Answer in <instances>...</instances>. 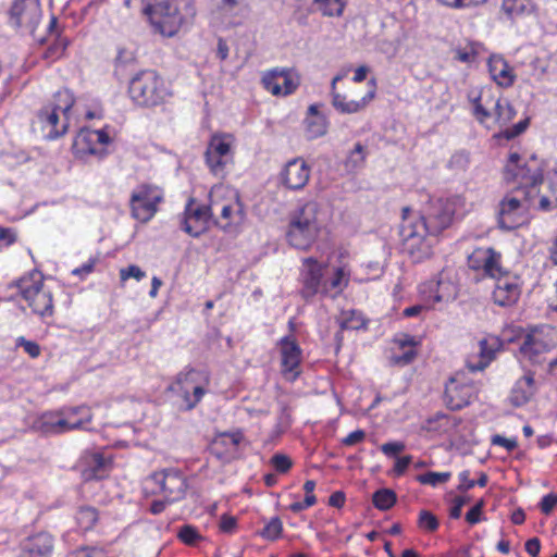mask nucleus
Returning a JSON list of instances; mask_svg holds the SVG:
<instances>
[{
    "label": "nucleus",
    "mask_w": 557,
    "mask_h": 557,
    "mask_svg": "<svg viewBox=\"0 0 557 557\" xmlns=\"http://www.w3.org/2000/svg\"><path fill=\"white\" fill-rule=\"evenodd\" d=\"M457 198H430L419 212L403 208L400 237L404 252L413 262H421L433 253L435 238L453 222Z\"/></svg>",
    "instance_id": "1"
},
{
    "label": "nucleus",
    "mask_w": 557,
    "mask_h": 557,
    "mask_svg": "<svg viewBox=\"0 0 557 557\" xmlns=\"http://www.w3.org/2000/svg\"><path fill=\"white\" fill-rule=\"evenodd\" d=\"M469 99L473 104V115L476 121L485 127L493 129L496 126L502 129L497 138L507 140L513 139L524 133L530 124V119L525 117L511 127H506L516 116V110L512 104L491 88H483L476 96L471 92Z\"/></svg>",
    "instance_id": "2"
},
{
    "label": "nucleus",
    "mask_w": 557,
    "mask_h": 557,
    "mask_svg": "<svg viewBox=\"0 0 557 557\" xmlns=\"http://www.w3.org/2000/svg\"><path fill=\"white\" fill-rule=\"evenodd\" d=\"M154 30L162 36L172 37L178 30L193 23L196 16L194 0H160L144 8Z\"/></svg>",
    "instance_id": "3"
},
{
    "label": "nucleus",
    "mask_w": 557,
    "mask_h": 557,
    "mask_svg": "<svg viewBox=\"0 0 557 557\" xmlns=\"http://www.w3.org/2000/svg\"><path fill=\"white\" fill-rule=\"evenodd\" d=\"M318 214V203L309 201L290 215L286 238L292 247L307 250L315 243L322 230Z\"/></svg>",
    "instance_id": "4"
},
{
    "label": "nucleus",
    "mask_w": 557,
    "mask_h": 557,
    "mask_svg": "<svg viewBox=\"0 0 557 557\" xmlns=\"http://www.w3.org/2000/svg\"><path fill=\"white\" fill-rule=\"evenodd\" d=\"M74 102L73 95L63 89L57 91L53 100L39 110L35 124L40 127L45 137L54 139L65 134L69 125L67 114Z\"/></svg>",
    "instance_id": "5"
},
{
    "label": "nucleus",
    "mask_w": 557,
    "mask_h": 557,
    "mask_svg": "<svg viewBox=\"0 0 557 557\" xmlns=\"http://www.w3.org/2000/svg\"><path fill=\"white\" fill-rule=\"evenodd\" d=\"M128 94L136 106L144 108L160 106L171 97L164 79L153 70L137 73L129 82Z\"/></svg>",
    "instance_id": "6"
},
{
    "label": "nucleus",
    "mask_w": 557,
    "mask_h": 557,
    "mask_svg": "<svg viewBox=\"0 0 557 557\" xmlns=\"http://www.w3.org/2000/svg\"><path fill=\"white\" fill-rule=\"evenodd\" d=\"M91 419L90 408L86 406L69 407L42 413L36 421V428L45 434H62L83 428Z\"/></svg>",
    "instance_id": "7"
},
{
    "label": "nucleus",
    "mask_w": 557,
    "mask_h": 557,
    "mask_svg": "<svg viewBox=\"0 0 557 557\" xmlns=\"http://www.w3.org/2000/svg\"><path fill=\"white\" fill-rule=\"evenodd\" d=\"M504 176L506 182L519 184L516 193L530 190L537 194L536 187L543 182V169L535 157L523 160L519 153L512 152L505 165Z\"/></svg>",
    "instance_id": "8"
},
{
    "label": "nucleus",
    "mask_w": 557,
    "mask_h": 557,
    "mask_svg": "<svg viewBox=\"0 0 557 557\" xmlns=\"http://www.w3.org/2000/svg\"><path fill=\"white\" fill-rule=\"evenodd\" d=\"M187 480L176 468L154 471L145 480V488L152 495H161L168 503L182 500L187 491Z\"/></svg>",
    "instance_id": "9"
},
{
    "label": "nucleus",
    "mask_w": 557,
    "mask_h": 557,
    "mask_svg": "<svg viewBox=\"0 0 557 557\" xmlns=\"http://www.w3.org/2000/svg\"><path fill=\"white\" fill-rule=\"evenodd\" d=\"M222 187H214L210 193L209 205H201L189 198L181 218V228L193 237H198L209 230L213 209L220 206L218 195Z\"/></svg>",
    "instance_id": "10"
},
{
    "label": "nucleus",
    "mask_w": 557,
    "mask_h": 557,
    "mask_svg": "<svg viewBox=\"0 0 557 557\" xmlns=\"http://www.w3.org/2000/svg\"><path fill=\"white\" fill-rule=\"evenodd\" d=\"M557 345V333L550 325L531 327L520 346V354L531 362Z\"/></svg>",
    "instance_id": "11"
},
{
    "label": "nucleus",
    "mask_w": 557,
    "mask_h": 557,
    "mask_svg": "<svg viewBox=\"0 0 557 557\" xmlns=\"http://www.w3.org/2000/svg\"><path fill=\"white\" fill-rule=\"evenodd\" d=\"M518 195L509 194L499 203L498 226L506 231H511L522 223L524 212L530 208L531 200L536 194L530 190Z\"/></svg>",
    "instance_id": "12"
},
{
    "label": "nucleus",
    "mask_w": 557,
    "mask_h": 557,
    "mask_svg": "<svg viewBox=\"0 0 557 557\" xmlns=\"http://www.w3.org/2000/svg\"><path fill=\"white\" fill-rule=\"evenodd\" d=\"M162 199L163 193L158 187L139 186L131 197L132 215L140 222H148L156 214Z\"/></svg>",
    "instance_id": "13"
},
{
    "label": "nucleus",
    "mask_w": 557,
    "mask_h": 557,
    "mask_svg": "<svg viewBox=\"0 0 557 557\" xmlns=\"http://www.w3.org/2000/svg\"><path fill=\"white\" fill-rule=\"evenodd\" d=\"M468 267L473 271L481 272L483 276L495 280L507 274L508 271L502 265V253L492 247L474 249L468 257Z\"/></svg>",
    "instance_id": "14"
},
{
    "label": "nucleus",
    "mask_w": 557,
    "mask_h": 557,
    "mask_svg": "<svg viewBox=\"0 0 557 557\" xmlns=\"http://www.w3.org/2000/svg\"><path fill=\"white\" fill-rule=\"evenodd\" d=\"M261 83L274 96H288L298 88L300 81L293 69L275 67L263 73Z\"/></svg>",
    "instance_id": "15"
},
{
    "label": "nucleus",
    "mask_w": 557,
    "mask_h": 557,
    "mask_svg": "<svg viewBox=\"0 0 557 557\" xmlns=\"http://www.w3.org/2000/svg\"><path fill=\"white\" fill-rule=\"evenodd\" d=\"M350 67L343 69L334 76L331 83V96L333 107L341 113L352 114L363 110L375 97V81L371 79V89L360 100H347L346 96L336 91V84L347 76Z\"/></svg>",
    "instance_id": "16"
},
{
    "label": "nucleus",
    "mask_w": 557,
    "mask_h": 557,
    "mask_svg": "<svg viewBox=\"0 0 557 557\" xmlns=\"http://www.w3.org/2000/svg\"><path fill=\"white\" fill-rule=\"evenodd\" d=\"M22 297L27 301L33 312L41 317L52 315L53 301L49 290L41 282L22 281L20 284Z\"/></svg>",
    "instance_id": "17"
},
{
    "label": "nucleus",
    "mask_w": 557,
    "mask_h": 557,
    "mask_svg": "<svg viewBox=\"0 0 557 557\" xmlns=\"http://www.w3.org/2000/svg\"><path fill=\"white\" fill-rule=\"evenodd\" d=\"M11 20L17 27H24L35 37L41 20L40 0H15L10 10Z\"/></svg>",
    "instance_id": "18"
},
{
    "label": "nucleus",
    "mask_w": 557,
    "mask_h": 557,
    "mask_svg": "<svg viewBox=\"0 0 557 557\" xmlns=\"http://www.w3.org/2000/svg\"><path fill=\"white\" fill-rule=\"evenodd\" d=\"M233 154L228 136L214 135L206 150V161L210 170L215 174H222L224 166L232 162Z\"/></svg>",
    "instance_id": "19"
},
{
    "label": "nucleus",
    "mask_w": 557,
    "mask_h": 557,
    "mask_svg": "<svg viewBox=\"0 0 557 557\" xmlns=\"http://www.w3.org/2000/svg\"><path fill=\"white\" fill-rule=\"evenodd\" d=\"M302 262L300 295L309 301L319 293L321 294L324 265L313 257L305 258Z\"/></svg>",
    "instance_id": "20"
},
{
    "label": "nucleus",
    "mask_w": 557,
    "mask_h": 557,
    "mask_svg": "<svg viewBox=\"0 0 557 557\" xmlns=\"http://www.w3.org/2000/svg\"><path fill=\"white\" fill-rule=\"evenodd\" d=\"M310 168L301 158H295L288 161L281 174V183L288 189H302L310 178Z\"/></svg>",
    "instance_id": "21"
},
{
    "label": "nucleus",
    "mask_w": 557,
    "mask_h": 557,
    "mask_svg": "<svg viewBox=\"0 0 557 557\" xmlns=\"http://www.w3.org/2000/svg\"><path fill=\"white\" fill-rule=\"evenodd\" d=\"M224 188H222L219 194H221ZM228 194L231 195L230 199H218L220 201V206L213 209V211H220V219L215 221V224L224 231L231 230L232 226L240 224L244 220V209L238 200L237 195L233 191H228ZM219 197L220 195H218L216 198Z\"/></svg>",
    "instance_id": "22"
},
{
    "label": "nucleus",
    "mask_w": 557,
    "mask_h": 557,
    "mask_svg": "<svg viewBox=\"0 0 557 557\" xmlns=\"http://www.w3.org/2000/svg\"><path fill=\"white\" fill-rule=\"evenodd\" d=\"M282 373L288 381H295L300 374L301 349L296 341L284 337L280 342Z\"/></svg>",
    "instance_id": "23"
},
{
    "label": "nucleus",
    "mask_w": 557,
    "mask_h": 557,
    "mask_svg": "<svg viewBox=\"0 0 557 557\" xmlns=\"http://www.w3.org/2000/svg\"><path fill=\"white\" fill-rule=\"evenodd\" d=\"M521 294L520 286L516 277L504 274L496 278L495 288L493 290V300L500 307H510L515 305Z\"/></svg>",
    "instance_id": "24"
},
{
    "label": "nucleus",
    "mask_w": 557,
    "mask_h": 557,
    "mask_svg": "<svg viewBox=\"0 0 557 557\" xmlns=\"http://www.w3.org/2000/svg\"><path fill=\"white\" fill-rule=\"evenodd\" d=\"M474 395V387L471 384L450 379L445 387V403L451 410H460L470 404Z\"/></svg>",
    "instance_id": "25"
},
{
    "label": "nucleus",
    "mask_w": 557,
    "mask_h": 557,
    "mask_svg": "<svg viewBox=\"0 0 557 557\" xmlns=\"http://www.w3.org/2000/svg\"><path fill=\"white\" fill-rule=\"evenodd\" d=\"M197 376V372L195 370H189L186 373H180L176 379V384L181 386V391L183 392L184 400L186 401V408L188 410L196 407V405L201 400L206 391L200 385H193Z\"/></svg>",
    "instance_id": "26"
},
{
    "label": "nucleus",
    "mask_w": 557,
    "mask_h": 557,
    "mask_svg": "<svg viewBox=\"0 0 557 557\" xmlns=\"http://www.w3.org/2000/svg\"><path fill=\"white\" fill-rule=\"evenodd\" d=\"M243 438L244 435L240 431L220 433L213 438L210 451L219 459H223L236 451Z\"/></svg>",
    "instance_id": "27"
},
{
    "label": "nucleus",
    "mask_w": 557,
    "mask_h": 557,
    "mask_svg": "<svg viewBox=\"0 0 557 557\" xmlns=\"http://www.w3.org/2000/svg\"><path fill=\"white\" fill-rule=\"evenodd\" d=\"M534 379L531 373L519 379L512 387L509 401L515 407H521L530 401L534 395Z\"/></svg>",
    "instance_id": "28"
},
{
    "label": "nucleus",
    "mask_w": 557,
    "mask_h": 557,
    "mask_svg": "<svg viewBox=\"0 0 557 557\" xmlns=\"http://www.w3.org/2000/svg\"><path fill=\"white\" fill-rule=\"evenodd\" d=\"M426 289L430 292V297L433 298V302L449 301L455 299L457 295V288L449 280L440 278L437 281H431L423 286L421 292L426 293Z\"/></svg>",
    "instance_id": "29"
},
{
    "label": "nucleus",
    "mask_w": 557,
    "mask_h": 557,
    "mask_svg": "<svg viewBox=\"0 0 557 557\" xmlns=\"http://www.w3.org/2000/svg\"><path fill=\"white\" fill-rule=\"evenodd\" d=\"M488 70L493 81L502 87H509L513 84L515 75L512 69L500 57H491Z\"/></svg>",
    "instance_id": "30"
},
{
    "label": "nucleus",
    "mask_w": 557,
    "mask_h": 557,
    "mask_svg": "<svg viewBox=\"0 0 557 557\" xmlns=\"http://www.w3.org/2000/svg\"><path fill=\"white\" fill-rule=\"evenodd\" d=\"M52 547V537L45 532L28 537L23 545V549L28 554V557L47 556L51 553Z\"/></svg>",
    "instance_id": "31"
},
{
    "label": "nucleus",
    "mask_w": 557,
    "mask_h": 557,
    "mask_svg": "<svg viewBox=\"0 0 557 557\" xmlns=\"http://www.w3.org/2000/svg\"><path fill=\"white\" fill-rule=\"evenodd\" d=\"M350 273L345 267L335 269L333 276L323 283L321 294L324 296L336 297L341 294L349 283Z\"/></svg>",
    "instance_id": "32"
},
{
    "label": "nucleus",
    "mask_w": 557,
    "mask_h": 557,
    "mask_svg": "<svg viewBox=\"0 0 557 557\" xmlns=\"http://www.w3.org/2000/svg\"><path fill=\"white\" fill-rule=\"evenodd\" d=\"M502 10L513 20L535 14L537 7L532 0H503Z\"/></svg>",
    "instance_id": "33"
},
{
    "label": "nucleus",
    "mask_w": 557,
    "mask_h": 557,
    "mask_svg": "<svg viewBox=\"0 0 557 557\" xmlns=\"http://www.w3.org/2000/svg\"><path fill=\"white\" fill-rule=\"evenodd\" d=\"M86 469L83 474L86 480L102 479L109 467V461L100 453L87 454L84 457Z\"/></svg>",
    "instance_id": "34"
},
{
    "label": "nucleus",
    "mask_w": 557,
    "mask_h": 557,
    "mask_svg": "<svg viewBox=\"0 0 557 557\" xmlns=\"http://www.w3.org/2000/svg\"><path fill=\"white\" fill-rule=\"evenodd\" d=\"M395 343L398 344L399 348H401V349L408 348V349L405 350L400 355L394 354L389 359L391 363L393 366H399V367L410 364L417 357V351L413 348L417 344L414 338L409 335H403L401 337L396 338Z\"/></svg>",
    "instance_id": "35"
},
{
    "label": "nucleus",
    "mask_w": 557,
    "mask_h": 557,
    "mask_svg": "<svg viewBox=\"0 0 557 557\" xmlns=\"http://www.w3.org/2000/svg\"><path fill=\"white\" fill-rule=\"evenodd\" d=\"M496 344V339H482L479 343V355L480 358L478 362H472L470 359L467 364L471 371H479L485 369L490 362L495 358V349L494 345Z\"/></svg>",
    "instance_id": "36"
},
{
    "label": "nucleus",
    "mask_w": 557,
    "mask_h": 557,
    "mask_svg": "<svg viewBox=\"0 0 557 557\" xmlns=\"http://www.w3.org/2000/svg\"><path fill=\"white\" fill-rule=\"evenodd\" d=\"M457 424L456 419L443 412H437L425 421L424 429L429 432L445 433Z\"/></svg>",
    "instance_id": "37"
},
{
    "label": "nucleus",
    "mask_w": 557,
    "mask_h": 557,
    "mask_svg": "<svg viewBox=\"0 0 557 557\" xmlns=\"http://www.w3.org/2000/svg\"><path fill=\"white\" fill-rule=\"evenodd\" d=\"M306 133L309 139H314L323 136L327 131V121L324 115L315 114L314 116H307L305 120Z\"/></svg>",
    "instance_id": "38"
},
{
    "label": "nucleus",
    "mask_w": 557,
    "mask_h": 557,
    "mask_svg": "<svg viewBox=\"0 0 557 557\" xmlns=\"http://www.w3.org/2000/svg\"><path fill=\"white\" fill-rule=\"evenodd\" d=\"M98 521V512L96 508L84 506L81 507L76 513V522L82 531H88Z\"/></svg>",
    "instance_id": "39"
},
{
    "label": "nucleus",
    "mask_w": 557,
    "mask_h": 557,
    "mask_svg": "<svg viewBox=\"0 0 557 557\" xmlns=\"http://www.w3.org/2000/svg\"><path fill=\"white\" fill-rule=\"evenodd\" d=\"M367 157L366 147L357 143L345 160V168L348 171H356L363 166Z\"/></svg>",
    "instance_id": "40"
},
{
    "label": "nucleus",
    "mask_w": 557,
    "mask_h": 557,
    "mask_svg": "<svg viewBox=\"0 0 557 557\" xmlns=\"http://www.w3.org/2000/svg\"><path fill=\"white\" fill-rule=\"evenodd\" d=\"M374 506L380 510H387L396 503V494L388 488L376 491L372 497Z\"/></svg>",
    "instance_id": "41"
},
{
    "label": "nucleus",
    "mask_w": 557,
    "mask_h": 557,
    "mask_svg": "<svg viewBox=\"0 0 557 557\" xmlns=\"http://www.w3.org/2000/svg\"><path fill=\"white\" fill-rule=\"evenodd\" d=\"M323 15L339 16L345 7V0H313Z\"/></svg>",
    "instance_id": "42"
},
{
    "label": "nucleus",
    "mask_w": 557,
    "mask_h": 557,
    "mask_svg": "<svg viewBox=\"0 0 557 557\" xmlns=\"http://www.w3.org/2000/svg\"><path fill=\"white\" fill-rule=\"evenodd\" d=\"M177 537L181 542H183L186 545L195 546L198 542L202 540L201 534L199 531L190 524H184L180 528L177 532Z\"/></svg>",
    "instance_id": "43"
},
{
    "label": "nucleus",
    "mask_w": 557,
    "mask_h": 557,
    "mask_svg": "<svg viewBox=\"0 0 557 557\" xmlns=\"http://www.w3.org/2000/svg\"><path fill=\"white\" fill-rule=\"evenodd\" d=\"M451 476L450 472H426L417 476V481L424 485L436 486L447 482Z\"/></svg>",
    "instance_id": "44"
},
{
    "label": "nucleus",
    "mask_w": 557,
    "mask_h": 557,
    "mask_svg": "<svg viewBox=\"0 0 557 557\" xmlns=\"http://www.w3.org/2000/svg\"><path fill=\"white\" fill-rule=\"evenodd\" d=\"M283 531V523L280 518H272L260 532V535L269 541L278 539Z\"/></svg>",
    "instance_id": "45"
},
{
    "label": "nucleus",
    "mask_w": 557,
    "mask_h": 557,
    "mask_svg": "<svg viewBox=\"0 0 557 557\" xmlns=\"http://www.w3.org/2000/svg\"><path fill=\"white\" fill-rule=\"evenodd\" d=\"M67 45H69L67 39L61 37L58 34L54 42L51 44L48 47L47 51L45 52V58L52 59V60L59 59L65 51Z\"/></svg>",
    "instance_id": "46"
},
{
    "label": "nucleus",
    "mask_w": 557,
    "mask_h": 557,
    "mask_svg": "<svg viewBox=\"0 0 557 557\" xmlns=\"http://www.w3.org/2000/svg\"><path fill=\"white\" fill-rule=\"evenodd\" d=\"M96 141L97 145H108L110 143V137L104 129H83L81 131V140Z\"/></svg>",
    "instance_id": "47"
},
{
    "label": "nucleus",
    "mask_w": 557,
    "mask_h": 557,
    "mask_svg": "<svg viewBox=\"0 0 557 557\" xmlns=\"http://www.w3.org/2000/svg\"><path fill=\"white\" fill-rule=\"evenodd\" d=\"M418 525L426 532H434L438 528L437 518L428 510H421L419 515Z\"/></svg>",
    "instance_id": "48"
},
{
    "label": "nucleus",
    "mask_w": 557,
    "mask_h": 557,
    "mask_svg": "<svg viewBox=\"0 0 557 557\" xmlns=\"http://www.w3.org/2000/svg\"><path fill=\"white\" fill-rule=\"evenodd\" d=\"M437 1L446 8L461 10V9L479 7L483 3H485L487 0H437Z\"/></svg>",
    "instance_id": "49"
},
{
    "label": "nucleus",
    "mask_w": 557,
    "mask_h": 557,
    "mask_svg": "<svg viewBox=\"0 0 557 557\" xmlns=\"http://www.w3.org/2000/svg\"><path fill=\"white\" fill-rule=\"evenodd\" d=\"M97 146L98 145L96 141H89L87 140V137L85 138V140H81V133L78 134L74 143V147L81 153L101 154L103 149L99 150Z\"/></svg>",
    "instance_id": "50"
},
{
    "label": "nucleus",
    "mask_w": 557,
    "mask_h": 557,
    "mask_svg": "<svg viewBox=\"0 0 557 557\" xmlns=\"http://www.w3.org/2000/svg\"><path fill=\"white\" fill-rule=\"evenodd\" d=\"M271 465L280 473H286L293 466L292 459L284 454H275L271 458Z\"/></svg>",
    "instance_id": "51"
},
{
    "label": "nucleus",
    "mask_w": 557,
    "mask_h": 557,
    "mask_svg": "<svg viewBox=\"0 0 557 557\" xmlns=\"http://www.w3.org/2000/svg\"><path fill=\"white\" fill-rule=\"evenodd\" d=\"M120 277L122 281H126L129 277L140 281L143 277H145V272L141 271L139 267L132 264L125 269H121Z\"/></svg>",
    "instance_id": "52"
},
{
    "label": "nucleus",
    "mask_w": 557,
    "mask_h": 557,
    "mask_svg": "<svg viewBox=\"0 0 557 557\" xmlns=\"http://www.w3.org/2000/svg\"><path fill=\"white\" fill-rule=\"evenodd\" d=\"M484 507V502H478L467 513L466 520L470 524H475L480 521L481 512Z\"/></svg>",
    "instance_id": "53"
},
{
    "label": "nucleus",
    "mask_w": 557,
    "mask_h": 557,
    "mask_svg": "<svg viewBox=\"0 0 557 557\" xmlns=\"http://www.w3.org/2000/svg\"><path fill=\"white\" fill-rule=\"evenodd\" d=\"M405 448H406V446L401 442H389V443H385L381 446V450L386 456H389V457L401 453L403 450H405Z\"/></svg>",
    "instance_id": "54"
},
{
    "label": "nucleus",
    "mask_w": 557,
    "mask_h": 557,
    "mask_svg": "<svg viewBox=\"0 0 557 557\" xmlns=\"http://www.w3.org/2000/svg\"><path fill=\"white\" fill-rule=\"evenodd\" d=\"M411 461H412L411 456H404V457L397 458L395 466L393 468V471H392L393 474L395 476L403 475L406 472L408 466L411 463Z\"/></svg>",
    "instance_id": "55"
},
{
    "label": "nucleus",
    "mask_w": 557,
    "mask_h": 557,
    "mask_svg": "<svg viewBox=\"0 0 557 557\" xmlns=\"http://www.w3.org/2000/svg\"><path fill=\"white\" fill-rule=\"evenodd\" d=\"M219 527L220 530L224 533H233L237 527V520L232 516L223 515L221 517Z\"/></svg>",
    "instance_id": "56"
},
{
    "label": "nucleus",
    "mask_w": 557,
    "mask_h": 557,
    "mask_svg": "<svg viewBox=\"0 0 557 557\" xmlns=\"http://www.w3.org/2000/svg\"><path fill=\"white\" fill-rule=\"evenodd\" d=\"M557 505V495L548 494L544 496L540 503V508L543 513L549 515Z\"/></svg>",
    "instance_id": "57"
},
{
    "label": "nucleus",
    "mask_w": 557,
    "mask_h": 557,
    "mask_svg": "<svg viewBox=\"0 0 557 557\" xmlns=\"http://www.w3.org/2000/svg\"><path fill=\"white\" fill-rule=\"evenodd\" d=\"M468 498L463 496H457L454 498L453 506L449 511V516L453 519H458L461 516L462 507L468 503Z\"/></svg>",
    "instance_id": "58"
},
{
    "label": "nucleus",
    "mask_w": 557,
    "mask_h": 557,
    "mask_svg": "<svg viewBox=\"0 0 557 557\" xmlns=\"http://www.w3.org/2000/svg\"><path fill=\"white\" fill-rule=\"evenodd\" d=\"M317 503V497L314 495L306 496L304 502H295L289 505V509L293 512H299L301 510H305L311 506H313Z\"/></svg>",
    "instance_id": "59"
},
{
    "label": "nucleus",
    "mask_w": 557,
    "mask_h": 557,
    "mask_svg": "<svg viewBox=\"0 0 557 557\" xmlns=\"http://www.w3.org/2000/svg\"><path fill=\"white\" fill-rule=\"evenodd\" d=\"M492 444L505 447L508 451H512L518 446L516 440L506 438L498 434L492 437Z\"/></svg>",
    "instance_id": "60"
},
{
    "label": "nucleus",
    "mask_w": 557,
    "mask_h": 557,
    "mask_svg": "<svg viewBox=\"0 0 557 557\" xmlns=\"http://www.w3.org/2000/svg\"><path fill=\"white\" fill-rule=\"evenodd\" d=\"M366 437V432L362 431V430H356L354 432H351L350 434H348L344 440H343V444L346 445V446H352L357 443H360L364 440Z\"/></svg>",
    "instance_id": "61"
},
{
    "label": "nucleus",
    "mask_w": 557,
    "mask_h": 557,
    "mask_svg": "<svg viewBox=\"0 0 557 557\" xmlns=\"http://www.w3.org/2000/svg\"><path fill=\"white\" fill-rule=\"evenodd\" d=\"M15 234L10 228L0 227V249L15 242Z\"/></svg>",
    "instance_id": "62"
},
{
    "label": "nucleus",
    "mask_w": 557,
    "mask_h": 557,
    "mask_svg": "<svg viewBox=\"0 0 557 557\" xmlns=\"http://www.w3.org/2000/svg\"><path fill=\"white\" fill-rule=\"evenodd\" d=\"M21 346H23L24 350L32 357L36 358L40 355V347L37 343L26 341L24 338L21 339Z\"/></svg>",
    "instance_id": "63"
},
{
    "label": "nucleus",
    "mask_w": 557,
    "mask_h": 557,
    "mask_svg": "<svg viewBox=\"0 0 557 557\" xmlns=\"http://www.w3.org/2000/svg\"><path fill=\"white\" fill-rule=\"evenodd\" d=\"M469 471H462L460 474H459V479L461 481V483L458 485V491L460 492H466L472 487L475 486V481L474 480H470L469 479Z\"/></svg>",
    "instance_id": "64"
}]
</instances>
